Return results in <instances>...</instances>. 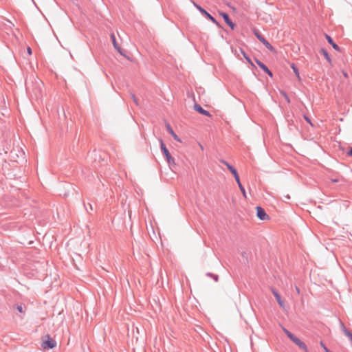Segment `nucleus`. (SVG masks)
I'll return each instance as SVG.
<instances>
[{
    "mask_svg": "<svg viewBox=\"0 0 352 352\" xmlns=\"http://www.w3.org/2000/svg\"><path fill=\"white\" fill-rule=\"evenodd\" d=\"M283 331L287 336V337L293 341L296 345H298L300 349H302L305 352H308V349L307 345L302 342L298 338L292 334L290 331H289L285 328H283Z\"/></svg>",
    "mask_w": 352,
    "mask_h": 352,
    "instance_id": "f257e3e1",
    "label": "nucleus"
},
{
    "mask_svg": "<svg viewBox=\"0 0 352 352\" xmlns=\"http://www.w3.org/2000/svg\"><path fill=\"white\" fill-rule=\"evenodd\" d=\"M56 342L52 339L50 336L47 335L43 337L42 340L41 346L44 350L53 349L56 347Z\"/></svg>",
    "mask_w": 352,
    "mask_h": 352,
    "instance_id": "f03ea898",
    "label": "nucleus"
},
{
    "mask_svg": "<svg viewBox=\"0 0 352 352\" xmlns=\"http://www.w3.org/2000/svg\"><path fill=\"white\" fill-rule=\"evenodd\" d=\"M256 216L259 219H261L262 221H266V220L270 219L269 215L267 214L265 211L261 207L257 206L256 208Z\"/></svg>",
    "mask_w": 352,
    "mask_h": 352,
    "instance_id": "7ed1b4c3",
    "label": "nucleus"
},
{
    "mask_svg": "<svg viewBox=\"0 0 352 352\" xmlns=\"http://www.w3.org/2000/svg\"><path fill=\"white\" fill-rule=\"evenodd\" d=\"M195 6L198 9V10H199V12L201 14H204L208 19H210L212 22H213L216 25H219L218 22L216 21V19L212 16H211L208 12H207L204 8H202L201 6H199L197 4H195Z\"/></svg>",
    "mask_w": 352,
    "mask_h": 352,
    "instance_id": "20e7f679",
    "label": "nucleus"
},
{
    "mask_svg": "<svg viewBox=\"0 0 352 352\" xmlns=\"http://www.w3.org/2000/svg\"><path fill=\"white\" fill-rule=\"evenodd\" d=\"M194 109L201 115L211 117L210 113L208 111L204 110L199 104H195L194 105Z\"/></svg>",
    "mask_w": 352,
    "mask_h": 352,
    "instance_id": "39448f33",
    "label": "nucleus"
},
{
    "mask_svg": "<svg viewBox=\"0 0 352 352\" xmlns=\"http://www.w3.org/2000/svg\"><path fill=\"white\" fill-rule=\"evenodd\" d=\"M220 15L223 18L228 25H229L233 30L235 27V25L230 21L229 16L225 12H221Z\"/></svg>",
    "mask_w": 352,
    "mask_h": 352,
    "instance_id": "423d86ee",
    "label": "nucleus"
},
{
    "mask_svg": "<svg viewBox=\"0 0 352 352\" xmlns=\"http://www.w3.org/2000/svg\"><path fill=\"white\" fill-rule=\"evenodd\" d=\"M272 292L274 296H275L278 305L280 307H284L285 302L281 299V297L279 295V294L277 292V291H276L275 289H272Z\"/></svg>",
    "mask_w": 352,
    "mask_h": 352,
    "instance_id": "0eeeda50",
    "label": "nucleus"
},
{
    "mask_svg": "<svg viewBox=\"0 0 352 352\" xmlns=\"http://www.w3.org/2000/svg\"><path fill=\"white\" fill-rule=\"evenodd\" d=\"M166 157V159L169 164L175 165V162L174 158L170 155L168 151L163 153Z\"/></svg>",
    "mask_w": 352,
    "mask_h": 352,
    "instance_id": "6e6552de",
    "label": "nucleus"
},
{
    "mask_svg": "<svg viewBox=\"0 0 352 352\" xmlns=\"http://www.w3.org/2000/svg\"><path fill=\"white\" fill-rule=\"evenodd\" d=\"M166 129L175 140H177L179 142H181L180 138L175 133V132L170 127V124H166Z\"/></svg>",
    "mask_w": 352,
    "mask_h": 352,
    "instance_id": "1a4fd4ad",
    "label": "nucleus"
},
{
    "mask_svg": "<svg viewBox=\"0 0 352 352\" xmlns=\"http://www.w3.org/2000/svg\"><path fill=\"white\" fill-rule=\"evenodd\" d=\"M223 163L226 166V167L228 168V169L232 173V175H234V177H236V175H238V173L236 171V170L232 166H231L230 164H229L228 162H226V161H223Z\"/></svg>",
    "mask_w": 352,
    "mask_h": 352,
    "instance_id": "9d476101",
    "label": "nucleus"
},
{
    "mask_svg": "<svg viewBox=\"0 0 352 352\" xmlns=\"http://www.w3.org/2000/svg\"><path fill=\"white\" fill-rule=\"evenodd\" d=\"M325 37L327 40V41L329 42V43H330L332 47L337 51H339L340 50V47H338V45H336L332 40V38H331L330 36L327 35V34H325Z\"/></svg>",
    "mask_w": 352,
    "mask_h": 352,
    "instance_id": "9b49d317",
    "label": "nucleus"
},
{
    "mask_svg": "<svg viewBox=\"0 0 352 352\" xmlns=\"http://www.w3.org/2000/svg\"><path fill=\"white\" fill-rule=\"evenodd\" d=\"M111 40H112V43H113V45L114 46V47L120 52L121 53V49L120 47V46L118 45L117 41H116V37H115V35L113 34H111Z\"/></svg>",
    "mask_w": 352,
    "mask_h": 352,
    "instance_id": "f8f14e48",
    "label": "nucleus"
},
{
    "mask_svg": "<svg viewBox=\"0 0 352 352\" xmlns=\"http://www.w3.org/2000/svg\"><path fill=\"white\" fill-rule=\"evenodd\" d=\"M270 51L276 52L275 49L271 45V44L265 38L261 42Z\"/></svg>",
    "mask_w": 352,
    "mask_h": 352,
    "instance_id": "ddd939ff",
    "label": "nucleus"
},
{
    "mask_svg": "<svg viewBox=\"0 0 352 352\" xmlns=\"http://www.w3.org/2000/svg\"><path fill=\"white\" fill-rule=\"evenodd\" d=\"M291 67L293 69V71H294L296 78H298V81H301V78L300 76V74H299L298 69L296 67L295 64L294 63H292L291 64Z\"/></svg>",
    "mask_w": 352,
    "mask_h": 352,
    "instance_id": "4468645a",
    "label": "nucleus"
},
{
    "mask_svg": "<svg viewBox=\"0 0 352 352\" xmlns=\"http://www.w3.org/2000/svg\"><path fill=\"white\" fill-rule=\"evenodd\" d=\"M256 63H257V65L265 72V70H267V67L263 64L262 63L261 61L256 60Z\"/></svg>",
    "mask_w": 352,
    "mask_h": 352,
    "instance_id": "2eb2a0df",
    "label": "nucleus"
},
{
    "mask_svg": "<svg viewBox=\"0 0 352 352\" xmlns=\"http://www.w3.org/2000/svg\"><path fill=\"white\" fill-rule=\"evenodd\" d=\"M322 54L324 55V56L325 57V58L329 61V62H331V58L327 53V52L324 50H322Z\"/></svg>",
    "mask_w": 352,
    "mask_h": 352,
    "instance_id": "dca6fc26",
    "label": "nucleus"
},
{
    "mask_svg": "<svg viewBox=\"0 0 352 352\" xmlns=\"http://www.w3.org/2000/svg\"><path fill=\"white\" fill-rule=\"evenodd\" d=\"M282 96L284 97V98L286 100L287 103H290V99L289 98L287 94L284 91H280Z\"/></svg>",
    "mask_w": 352,
    "mask_h": 352,
    "instance_id": "f3484780",
    "label": "nucleus"
},
{
    "mask_svg": "<svg viewBox=\"0 0 352 352\" xmlns=\"http://www.w3.org/2000/svg\"><path fill=\"white\" fill-rule=\"evenodd\" d=\"M241 53L243 55L244 58L248 60V62L250 64H251L252 65H253V63H252L251 59L246 55V54L243 52V50H241Z\"/></svg>",
    "mask_w": 352,
    "mask_h": 352,
    "instance_id": "a211bd4d",
    "label": "nucleus"
},
{
    "mask_svg": "<svg viewBox=\"0 0 352 352\" xmlns=\"http://www.w3.org/2000/svg\"><path fill=\"white\" fill-rule=\"evenodd\" d=\"M160 146H161V149L163 153L166 152L168 151V149L166 148L165 144H164L163 141L161 140V144H160Z\"/></svg>",
    "mask_w": 352,
    "mask_h": 352,
    "instance_id": "6ab92c4d",
    "label": "nucleus"
},
{
    "mask_svg": "<svg viewBox=\"0 0 352 352\" xmlns=\"http://www.w3.org/2000/svg\"><path fill=\"white\" fill-rule=\"evenodd\" d=\"M255 36L261 42H262L263 39H265V38L257 32H255Z\"/></svg>",
    "mask_w": 352,
    "mask_h": 352,
    "instance_id": "aec40b11",
    "label": "nucleus"
},
{
    "mask_svg": "<svg viewBox=\"0 0 352 352\" xmlns=\"http://www.w3.org/2000/svg\"><path fill=\"white\" fill-rule=\"evenodd\" d=\"M234 179H235V180H236V183H237V184H238L239 187V186H242V184H241V182H240V179H239V175H236V177H234Z\"/></svg>",
    "mask_w": 352,
    "mask_h": 352,
    "instance_id": "412c9836",
    "label": "nucleus"
},
{
    "mask_svg": "<svg viewBox=\"0 0 352 352\" xmlns=\"http://www.w3.org/2000/svg\"><path fill=\"white\" fill-rule=\"evenodd\" d=\"M239 188H240L241 192L243 193V197L246 198V193H245V188H243V186H239Z\"/></svg>",
    "mask_w": 352,
    "mask_h": 352,
    "instance_id": "4be33fe9",
    "label": "nucleus"
},
{
    "mask_svg": "<svg viewBox=\"0 0 352 352\" xmlns=\"http://www.w3.org/2000/svg\"><path fill=\"white\" fill-rule=\"evenodd\" d=\"M16 309L20 313H23L24 312L23 308V307L21 305H17L16 306Z\"/></svg>",
    "mask_w": 352,
    "mask_h": 352,
    "instance_id": "5701e85b",
    "label": "nucleus"
},
{
    "mask_svg": "<svg viewBox=\"0 0 352 352\" xmlns=\"http://www.w3.org/2000/svg\"><path fill=\"white\" fill-rule=\"evenodd\" d=\"M320 345L326 352H330L329 350L325 346L322 342H320Z\"/></svg>",
    "mask_w": 352,
    "mask_h": 352,
    "instance_id": "b1692460",
    "label": "nucleus"
},
{
    "mask_svg": "<svg viewBox=\"0 0 352 352\" xmlns=\"http://www.w3.org/2000/svg\"><path fill=\"white\" fill-rule=\"evenodd\" d=\"M132 99L133 102L135 103V104L138 105V100L134 95H132Z\"/></svg>",
    "mask_w": 352,
    "mask_h": 352,
    "instance_id": "393cba45",
    "label": "nucleus"
},
{
    "mask_svg": "<svg viewBox=\"0 0 352 352\" xmlns=\"http://www.w3.org/2000/svg\"><path fill=\"white\" fill-rule=\"evenodd\" d=\"M304 118H305V120L308 123H309L311 125H312L311 122L310 121V120H309V119L306 116H304Z\"/></svg>",
    "mask_w": 352,
    "mask_h": 352,
    "instance_id": "a878e982",
    "label": "nucleus"
},
{
    "mask_svg": "<svg viewBox=\"0 0 352 352\" xmlns=\"http://www.w3.org/2000/svg\"><path fill=\"white\" fill-rule=\"evenodd\" d=\"M27 52H28V54L29 55H31V54H32V49H31L30 47H28L27 48Z\"/></svg>",
    "mask_w": 352,
    "mask_h": 352,
    "instance_id": "bb28decb",
    "label": "nucleus"
},
{
    "mask_svg": "<svg viewBox=\"0 0 352 352\" xmlns=\"http://www.w3.org/2000/svg\"><path fill=\"white\" fill-rule=\"evenodd\" d=\"M270 76H272V73L269 70V69L267 68V70H265V71Z\"/></svg>",
    "mask_w": 352,
    "mask_h": 352,
    "instance_id": "cd10ccee",
    "label": "nucleus"
},
{
    "mask_svg": "<svg viewBox=\"0 0 352 352\" xmlns=\"http://www.w3.org/2000/svg\"><path fill=\"white\" fill-rule=\"evenodd\" d=\"M348 155L352 156V148L349 150Z\"/></svg>",
    "mask_w": 352,
    "mask_h": 352,
    "instance_id": "c85d7f7f",
    "label": "nucleus"
},
{
    "mask_svg": "<svg viewBox=\"0 0 352 352\" xmlns=\"http://www.w3.org/2000/svg\"><path fill=\"white\" fill-rule=\"evenodd\" d=\"M296 292H297L298 294L300 293V290H299V289L298 287H296Z\"/></svg>",
    "mask_w": 352,
    "mask_h": 352,
    "instance_id": "c756f323",
    "label": "nucleus"
},
{
    "mask_svg": "<svg viewBox=\"0 0 352 352\" xmlns=\"http://www.w3.org/2000/svg\"><path fill=\"white\" fill-rule=\"evenodd\" d=\"M285 197H286L287 199H290V197H289V195H286V196H285Z\"/></svg>",
    "mask_w": 352,
    "mask_h": 352,
    "instance_id": "7c9ffc66",
    "label": "nucleus"
},
{
    "mask_svg": "<svg viewBox=\"0 0 352 352\" xmlns=\"http://www.w3.org/2000/svg\"><path fill=\"white\" fill-rule=\"evenodd\" d=\"M344 76L345 77H347V74H346V73H344Z\"/></svg>",
    "mask_w": 352,
    "mask_h": 352,
    "instance_id": "2f4dec72",
    "label": "nucleus"
}]
</instances>
